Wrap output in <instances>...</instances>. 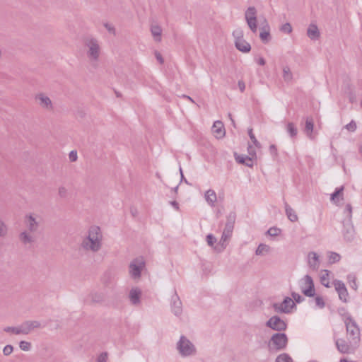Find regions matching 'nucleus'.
<instances>
[{
    "mask_svg": "<svg viewBox=\"0 0 362 362\" xmlns=\"http://www.w3.org/2000/svg\"><path fill=\"white\" fill-rule=\"evenodd\" d=\"M347 334L350 336V343L358 346L360 341V330L356 322L350 319V322L346 323Z\"/></svg>",
    "mask_w": 362,
    "mask_h": 362,
    "instance_id": "6e6552de",
    "label": "nucleus"
},
{
    "mask_svg": "<svg viewBox=\"0 0 362 362\" xmlns=\"http://www.w3.org/2000/svg\"><path fill=\"white\" fill-rule=\"evenodd\" d=\"M344 189V186H341L340 187L336 188L334 192L331 194V201L337 204L339 201L340 198L341 199H343Z\"/></svg>",
    "mask_w": 362,
    "mask_h": 362,
    "instance_id": "cd10ccee",
    "label": "nucleus"
},
{
    "mask_svg": "<svg viewBox=\"0 0 362 362\" xmlns=\"http://www.w3.org/2000/svg\"><path fill=\"white\" fill-rule=\"evenodd\" d=\"M23 334H28L35 329L42 327L41 323L37 320H27L21 324Z\"/></svg>",
    "mask_w": 362,
    "mask_h": 362,
    "instance_id": "dca6fc26",
    "label": "nucleus"
},
{
    "mask_svg": "<svg viewBox=\"0 0 362 362\" xmlns=\"http://www.w3.org/2000/svg\"><path fill=\"white\" fill-rule=\"evenodd\" d=\"M170 203L176 210L179 209V204L176 201H172Z\"/></svg>",
    "mask_w": 362,
    "mask_h": 362,
    "instance_id": "0e129e2a",
    "label": "nucleus"
},
{
    "mask_svg": "<svg viewBox=\"0 0 362 362\" xmlns=\"http://www.w3.org/2000/svg\"><path fill=\"white\" fill-rule=\"evenodd\" d=\"M8 233V228L6 223L0 219V237H4Z\"/></svg>",
    "mask_w": 362,
    "mask_h": 362,
    "instance_id": "58836bf2",
    "label": "nucleus"
},
{
    "mask_svg": "<svg viewBox=\"0 0 362 362\" xmlns=\"http://www.w3.org/2000/svg\"><path fill=\"white\" fill-rule=\"evenodd\" d=\"M235 46L239 51L244 53L249 52L251 49L250 45L244 39L241 40L235 41Z\"/></svg>",
    "mask_w": 362,
    "mask_h": 362,
    "instance_id": "bb28decb",
    "label": "nucleus"
},
{
    "mask_svg": "<svg viewBox=\"0 0 362 362\" xmlns=\"http://www.w3.org/2000/svg\"><path fill=\"white\" fill-rule=\"evenodd\" d=\"M291 296L293 298L294 301L297 303H300L304 300V298L296 292H292Z\"/></svg>",
    "mask_w": 362,
    "mask_h": 362,
    "instance_id": "de8ad7c7",
    "label": "nucleus"
},
{
    "mask_svg": "<svg viewBox=\"0 0 362 362\" xmlns=\"http://www.w3.org/2000/svg\"><path fill=\"white\" fill-rule=\"evenodd\" d=\"M285 210L288 218L291 222H296L298 221V217L296 211L286 202H285Z\"/></svg>",
    "mask_w": 362,
    "mask_h": 362,
    "instance_id": "c85d7f7f",
    "label": "nucleus"
},
{
    "mask_svg": "<svg viewBox=\"0 0 362 362\" xmlns=\"http://www.w3.org/2000/svg\"><path fill=\"white\" fill-rule=\"evenodd\" d=\"M345 211L348 213V220L351 221V213H352V206L350 204H347L345 207Z\"/></svg>",
    "mask_w": 362,
    "mask_h": 362,
    "instance_id": "5fc2aeb1",
    "label": "nucleus"
},
{
    "mask_svg": "<svg viewBox=\"0 0 362 362\" xmlns=\"http://www.w3.org/2000/svg\"><path fill=\"white\" fill-rule=\"evenodd\" d=\"M283 77L286 81H289L292 79V74L288 66H285L283 69Z\"/></svg>",
    "mask_w": 362,
    "mask_h": 362,
    "instance_id": "c9c22d12",
    "label": "nucleus"
},
{
    "mask_svg": "<svg viewBox=\"0 0 362 362\" xmlns=\"http://www.w3.org/2000/svg\"><path fill=\"white\" fill-rule=\"evenodd\" d=\"M19 347L21 350L28 351L31 348V344L25 341H21L19 343Z\"/></svg>",
    "mask_w": 362,
    "mask_h": 362,
    "instance_id": "37998d69",
    "label": "nucleus"
},
{
    "mask_svg": "<svg viewBox=\"0 0 362 362\" xmlns=\"http://www.w3.org/2000/svg\"><path fill=\"white\" fill-rule=\"evenodd\" d=\"M329 260L332 262H337L340 260V255L336 252H332L329 256Z\"/></svg>",
    "mask_w": 362,
    "mask_h": 362,
    "instance_id": "3c124183",
    "label": "nucleus"
},
{
    "mask_svg": "<svg viewBox=\"0 0 362 362\" xmlns=\"http://www.w3.org/2000/svg\"><path fill=\"white\" fill-rule=\"evenodd\" d=\"M170 305L172 312L174 313L175 315L180 316L182 314V302L178 295L177 294L176 291L175 292V294L172 296Z\"/></svg>",
    "mask_w": 362,
    "mask_h": 362,
    "instance_id": "f3484780",
    "label": "nucleus"
},
{
    "mask_svg": "<svg viewBox=\"0 0 362 362\" xmlns=\"http://www.w3.org/2000/svg\"><path fill=\"white\" fill-rule=\"evenodd\" d=\"M83 45L86 49V54L92 66L97 67V62L100 54V46L98 40L91 36L86 37L83 39Z\"/></svg>",
    "mask_w": 362,
    "mask_h": 362,
    "instance_id": "7ed1b4c3",
    "label": "nucleus"
},
{
    "mask_svg": "<svg viewBox=\"0 0 362 362\" xmlns=\"http://www.w3.org/2000/svg\"><path fill=\"white\" fill-rule=\"evenodd\" d=\"M275 362H293V361L287 354H282L276 358Z\"/></svg>",
    "mask_w": 362,
    "mask_h": 362,
    "instance_id": "e433bc0d",
    "label": "nucleus"
},
{
    "mask_svg": "<svg viewBox=\"0 0 362 362\" xmlns=\"http://www.w3.org/2000/svg\"><path fill=\"white\" fill-rule=\"evenodd\" d=\"M151 33L154 37V40L157 42H160L161 40V33L162 29L159 25H152L151 28Z\"/></svg>",
    "mask_w": 362,
    "mask_h": 362,
    "instance_id": "7c9ffc66",
    "label": "nucleus"
},
{
    "mask_svg": "<svg viewBox=\"0 0 362 362\" xmlns=\"http://www.w3.org/2000/svg\"><path fill=\"white\" fill-rule=\"evenodd\" d=\"M145 267V262L142 258L134 259L129 265V273L134 279L141 277V271Z\"/></svg>",
    "mask_w": 362,
    "mask_h": 362,
    "instance_id": "423d86ee",
    "label": "nucleus"
},
{
    "mask_svg": "<svg viewBox=\"0 0 362 362\" xmlns=\"http://www.w3.org/2000/svg\"><path fill=\"white\" fill-rule=\"evenodd\" d=\"M333 285L339 295V299L343 302L346 303L349 293L344 282L336 279L333 281Z\"/></svg>",
    "mask_w": 362,
    "mask_h": 362,
    "instance_id": "2eb2a0df",
    "label": "nucleus"
},
{
    "mask_svg": "<svg viewBox=\"0 0 362 362\" xmlns=\"http://www.w3.org/2000/svg\"><path fill=\"white\" fill-rule=\"evenodd\" d=\"M13 347L12 345H6L3 349V354L5 356H9L13 352Z\"/></svg>",
    "mask_w": 362,
    "mask_h": 362,
    "instance_id": "8fccbe9b",
    "label": "nucleus"
},
{
    "mask_svg": "<svg viewBox=\"0 0 362 362\" xmlns=\"http://www.w3.org/2000/svg\"><path fill=\"white\" fill-rule=\"evenodd\" d=\"M307 35L312 40H318L320 36V33L317 26L315 24L311 23L307 30Z\"/></svg>",
    "mask_w": 362,
    "mask_h": 362,
    "instance_id": "b1692460",
    "label": "nucleus"
},
{
    "mask_svg": "<svg viewBox=\"0 0 362 362\" xmlns=\"http://www.w3.org/2000/svg\"><path fill=\"white\" fill-rule=\"evenodd\" d=\"M248 152L252 158L256 157V152L252 146H248Z\"/></svg>",
    "mask_w": 362,
    "mask_h": 362,
    "instance_id": "13d9d810",
    "label": "nucleus"
},
{
    "mask_svg": "<svg viewBox=\"0 0 362 362\" xmlns=\"http://www.w3.org/2000/svg\"><path fill=\"white\" fill-rule=\"evenodd\" d=\"M236 218V214L235 212H230L227 216V221L225 226V228L223 231L222 236L221 238V242L222 243V245H224V243L227 241V240L230 237L231 233L233 232L234 228V223Z\"/></svg>",
    "mask_w": 362,
    "mask_h": 362,
    "instance_id": "0eeeda50",
    "label": "nucleus"
},
{
    "mask_svg": "<svg viewBox=\"0 0 362 362\" xmlns=\"http://www.w3.org/2000/svg\"><path fill=\"white\" fill-rule=\"evenodd\" d=\"M304 132L311 140H314L316 137V134L314 132V122L311 117L306 118Z\"/></svg>",
    "mask_w": 362,
    "mask_h": 362,
    "instance_id": "6ab92c4d",
    "label": "nucleus"
},
{
    "mask_svg": "<svg viewBox=\"0 0 362 362\" xmlns=\"http://www.w3.org/2000/svg\"><path fill=\"white\" fill-rule=\"evenodd\" d=\"M235 158L236 161L238 163L245 165L247 167L253 166L252 158L250 156H244L243 155H238L236 153H235Z\"/></svg>",
    "mask_w": 362,
    "mask_h": 362,
    "instance_id": "a878e982",
    "label": "nucleus"
},
{
    "mask_svg": "<svg viewBox=\"0 0 362 362\" xmlns=\"http://www.w3.org/2000/svg\"><path fill=\"white\" fill-rule=\"evenodd\" d=\"M216 138H222L225 135V129L222 122L216 121L212 127Z\"/></svg>",
    "mask_w": 362,
    "mask_h": 362,
    "instance_id": "393cba45",
    "label": "nucleus"
},
{
    "mask_svg": "<svg viewBox=\"0 0 362 362\" xmlns=\"http://www.w3.org/2000/svg\"><path fill=\"white\" fill-rule=\"evenodd\" d=\"M288 344V337L284 333H275L274 334L269 341V347L270 350L276 351L284 350Z\"/></svg>",
    "mask_w": 362,
    "mask_h": 362,
    "instance_id": "20e7f679",
    "label": "nucleus"
},
{
    "mask_svg": "<svg viewBox=\"0 0 362 362\" xmlns=\"http://www.w3.org/2000/svg\"><path fill=\"white\" fill-rule=\"evenodd\" d=\"M205 199L210 206H214L217 199L216 192L212 189L207 190L205 193Z\"/></svg>",
    "mask_w": 362,
    "mask_h": 362,
    "instance_id": "c756f323",
    "label": "nucleus"
},
{
    "mask_svg": "<svg viewBox=\"0 0 362 362\" xmlns=\"http://www.w3.org/2000/svg\"><path fill=\"white\" fill-rule=\"evenodd\" d=\"M177 189H178V186H176L175 188H173V191L175 192H177Z\"/></svg>",
    "mask_w": 362,
    "mask_h": 362,
    "instance_id": "774afa93",
    "label": "nucleus"
},
{
    "mask_svg": "<svg viewBox=\"0 0 362 362\" xmlns=\"http://www.w3.org/2000/svg\"><path fill=\"white\" fill-rule=\"evenodd\" d=\"M265 325L267 327L278 332L285 331L287 328L286 323L278 315L270 317Z\"/></svg>",
    "mask_w": 362,
    "mask_h": 362,
    "instance_id": "9b49d317",
    "label": "nucleus"
},
{
    "mask_svg": "<svg viewBox=\"0 0 362 362\" xmlns=\"http://www.w3.org/2000/svg\"><path fill=\"white\" fill-rule=\"evenodd\" d=\"M228 117H230V120H231V122L233 124V126H235V121L234 119L232 118V115L230 113L228 114Z\"/></svg>",
    "mask_w": 362,
    "mask_h": 362,
    "instance_id": "338daca9",
    "label": "nucleus"
},
{
    "mask_svg": "<svg viewBox=\"0 0 362 362\" xmlns=\"http://www.w3.org/2000/svg\"><path fill=\"white\" fill-rule=\"evenodd\" d=\"M337 350L341 354H351L354 353L357 346L354 345L352 343L348 344L344 339H338L335 341Z\"/></svg>",
    "mask_w": 362,
    "mask_h": 362,
    "instance_id": "ddd939ff",
    "label": "nucleus"
},
{
    "mask_svg": "<svg viewBox=\"0 0 362 362\" xmlns=\"http://www.w3.org/2000/svg\"><path fill=\"white\" fill-rule=\"evenodd\" d=\"M141 291L138 288H133L129 292V299L132 305H136L140 303Z\"/></svg>",
    "mask_w": 362,
    "mask_h": 362,
    "instance_id": "4be33fe9",
    "label": "nucleus"
},
{
    "mask_svg": "<svg viewBox=\"0 0 362 362\" xmlns=\"http://www.w3.org/2000/svg\"><path fill=\"white\" fill-rule=\"evenodd\" d=\"M240 90L243 93L245 89V84L243 81H238V83Z\"/></svg>",
    "mask_w": 362,
    "mask_h": 362,
    "instance_id": "bf43d9fd",
    "label": "nucleus"
},
{
    "mask_svg": "<svg viewBox=\"0 0 362 362\" xmlns=\"http://www.w3.org/2000/svg\"><path fill=\"white\" fill-rule=\"evenodd\" d=\"M180 175H181V181H184L185 183H187V185H189L188 181L185 179V177H184V175H183V173H182V170L181 168H180Z\"/></svg>",
    "mask_w": 362,
    "mask_h": 362,
    "instance_id": "e2e57ef3",
    "label": "nucleus"
},
{
    "mask_svg": "<svg viewBox=\"0 0 362 362\" xmlns=\"http://www.w3.org/2000/svg\"><path fill=\"white\" fill-rule=\"evenodd\" d=\"M316 305L320 308H323L325 306V303L321 296H316L315 298Z\"/></svg>",
    "mask_w": 362,
    "mask_h": 362,
    "instance_id": "c03bdc74",
    "label": "nucleus"
},
{
    "mask_svg": "<svg viewBox=\"0 0 362 362\" xmlns=\"http://www.w3.org/2000/svg\"><path fill=\"white\" fill-rule=\"evenodd\" d=\"M281 30L285 33L289 34L292 31V27L289 23H286L281 25Z\"/></svg>",
    "mask_w": 362,
    "mask_h": 362,
    "instance_id": "a18cd8bd",
    "label": "nucleus"
},
{
    "mask_svg": "<svg viewBox=\"0 0 362 362\" xmlns=\"http://www.w3.org/2000/svg\"><path fill=\"white\" fill-rule=\"evenodd\" d=\"M302 293L308 297H313L315 294L314 281L310 275H305L300 285Z\"/></svg>",
    "mask_w": 362,
    "mask_h": 362,
    "instance_id": "1a4fd4ad",
    "label": "nucleus"
},
{
    "mask_svg": "<svg viewBox=\"0 0 362 362\" xmlns=\"http://www.w3.org/2000/svg\"><path fill=\"white\" fill-rule=\"evenodd\" d=\"M269 151H270L271 154H272L274 156H276L277 155V148H276V146L274 144H272L269 146Z\"/></svg>",
    "mask_w": 362,
    "mask_h": 362,
    "instance_id": "4d7b16f0",
    "label": "nucleus"
},
{
    "mask_svg": "<svg viewBox=\"0 0 362 362\" xmlns=\"http://www.w3.org/2000/svg\"><path fill=\"white\" fill-rule=\"evenodd\" d=\"M69 158L70 161L75 162L76 161L78 156H77V152L76 151H71L69 153Z\"/></svg>",
    "mask_w": 362,
    "mask_h": 362,
    "instance_id": "864d4df0",
    "label": "nucleus"
},
{
    "mask_svg": "<svg viewBox=\"0 0 362 362\" xmlns=\"http://www.w3.org/2000/svg\"><path fill=\"white\" fill-rule=\"evenodd\" d=\"M58 194L60 197H62V198L66 197V194H67V190L64 187L62 186L58 189Z\"/></svg>",
    "mask_w": 362,
    "mask_h": 362,
    "instance_id": "603ef678",
    "label": "nucleus"
},
{
    "mask_svg": "<svg viewBox=\"0 0 362 362\" xmlns=\"http://www.w3.org/2000/svg\"><path fill=\"white\" fill-rule=\"evenodd\" d=\"M256 8L254 6L249 7L245 11V20L252 33H255L257 30Z\"/></svg>",
    "mask_w": 362,
    "mask_h": 362,
    "instance_id": "f8f14e48",
    "label": "nucleus"
},
{
    "mask_svg": "<svg viewBox=\"0 0 362 362\" xmlns=\"http://www.w3.org/2000/svg\"><path fill=\"white\" fill-rule=\"evenodd\" d=\"M257 62L260 66H264L266 64V61H265V59L263 57H259L257 59Z\"/></svg>",
    "mask_w": 362,
    "mask_h": 362,
    "instance_id": "680f3d73",
    "label": "nucleus"
},
{
    "mask_svg": "<svg viewBox=\"0 0 362 362\" xmlns=\"http://www.w3.org/2000/svg\"><path fill=\"white\" fill-rule=\"evenodd\" d=\"M25 223L28 230H24L19 234V240L23 245L32 244L35 242V237L30 233H35L37 231L40 223L36 218L32 215H26L25 217Z\"/></svg>",
    "mask_w": 362,
    "mask_h": 362,
    "instance_id": "f03ea898",
    "label": "nucleus"
},
{
    "mask_svg": "<svg viewBox=\"0 0 362 362\" xmlns=\"http://www.w3.org/2000/svg\"><path fill=\"white\" fill-rule=\"evenodd\" d=\"M248 135L251 139V141H252V143L255 144V146L257 148H260L261 147V144L257 140L255 136L254 135L253 132H252V129H250L248 130Z\"/></svg>",
    "mask_w": 362,
    "mask_h": 362,
    "instance_id": "ea45409f",
    "label": "nucleus"
},
{
    "mask_svg": "<svg viewBox=\"0 0 362 362\" xmlns=\"http://www.w3.org/2000/svg\"><path fill=\"white\" fill-rule=\"evenodd\" d=\"M349 132H354L356 130L357 125L354 120H351L344 127Z\"/></svg>",
    "mask_w": 362,
    "mask_h": 362,
    "instance_id": "79ce46f5",
    "label": "nucleus"
},
{
    "mask_svg": "<svg viewBox=\"0 0 362 362\" xmlns=\"http://www.w3.org/2000/svg\"><path fill=\"white\" fill-rule=\"evenodd\" d=\"M104 26L108 30L109 33H112L114 35L115 34V29L112 25L109 24L108 23H104Z\"/></svg>",
    "mask_w": 362,
    "mask_h": 362,
    "instance_id": "6e6d98bb",
    "label": "nucleus"
},
{
    "mask_svg": "<svg viewBox=\"0 0 362 362\" xmlns=\"http://www.w3.org/2000/svg\"><path fill=\"white\" fill-rule=\"evenodd\" d=\"M206 242L209 246L213 247L216 243V238L212 234H209L206 235Z\"/></svg>",
    "mask_w": 362,
    "mask_h": 362,
    "instance_id": "49530a36",
    "label": "nucleus"
},
{
    "mask_svg": "<svg viewBox=\"0 0 362 362\" xmlns=\"http://www.w3.org/2000/svg\"><path fill=\"white\" fill-rule=\"evenodd\" d=\"M35 100L39 101V104L42 107L47 110L52 109V103L50 98L44 93L37 94L35 96Z\"/></svg>",
    "mask_w": 362,
    "mask_h": 362,
    "instance_id": "412c9836",
    "label": "nucleus"
},
{
    "mask_svg": "<svg viewBox=\"0 0 362 362\" xmlns=\"http://www.w3.org/2000/svg\"><path fill=\"white\" fill-rule=\"evenodd\" d=\"M155 56H156V58L157 59V60L160 63V64H163V57L161 55V54L158 52H155Z\"/></svg>",
    "mask_w": 362,
    "mask_h": 362,
    "instance_id": "052dcab7",
    "label": "nucleus"
},
{
    "mask_svg": "<svg viewBox=\"0 0 362 362\" xmlns=\"http://www.w3.org/2000/svg\"><path fill=\"white\" fill-rule=\"evenodd\" d=\"M107 353L103 352L97 358L96 362H107Z\"/></svg>",
    "mask_w": 362,
    "mask_h": 362,
    "instance_id": "09e8293b",
    "label": "nucleus"
},
{
    "mask_svg": "<svg viewBox=\"0 0 362 362\" xmlns=\"http://www.w3.org/2000/svg\"><path fill=\"white\" fill-rule=\"evenodd\" d=\"M102 239L100 228L98 226H92L88 229V235L83 239L81 247L86 251L97 252L102 247Z\"/></svg>",
    "mask_w": 362,
    "mask_h": 362,
    "instance_id": "f257e3e1",
    "label": "nucleus"
},
{
    "mask_svg": "<svg viewBox=\"0 0 362 362\" xmlns=\"http://www.w3.org/2000/svg\"><path fill=\"white\" fill-rule=\"evenodd\" d=\"M269 250V246L265 245V244H259L257 247L255 254L257 255H262L264 252H267Z\"/></svg>",
    "mask_w": 362,
    "mask_h": 362,
    "instance_id": "f704fd0d",
    "label": "nucleus"
},
{
    "mask_svg": "<svg viewBox=\"0 0 362 362\" xmlns=\"http://www.w3.org/2000/svg\"><path fill=\"white\" fill-rule=\"evenodd\" d=\"M344 229L342 230L344 238L347 242H351L354 239L355 230L350 220L343 221Z\"/></svg>",
    "mask_w": 362,
    "mask_h": 362,
    "instance_id": "4468645a",
    "label": "nucleus"
},
{
    "mask_svg": "<svg viewBox=\"0 0 362 362\" xmlns=\"http://www.w3.org/2000/svg\"><path fill=\"white\" fill-rule=\"evenodd\" d=\"M233 36L235 41L241 40L243 39V31L240 28H238L233 32Z\"/></svg>",
    "mask_w": 362,
    "mask_h": 362,
    "instance_id": "4c0bfd02",
    "label": "nucleus"
},
{
    "mask_svg": "<svg viewBox=\"0 0 362 362\" xmlns=\"http://www.w3.org/2000/svg\"><path fill=\"white\" fill-rule=\"evenodd\" d=\"M105 300V295L102 292L93 291L88 296L86 302L89 303H101Z\"/></svg>",
    "mask_w": 362,
    "mask_h": 362,
    "instance_id": "aec40b11",
    "label": "nucleus"
},
{
    "mask_svg": "<svg viewBox=\"0 0 362 362\" xmlns=\"http://www.w3.org/2000/svg\"><path fill=\"white\" fill-rule=\"evenodd\" d=\"M308 265L313 269L317 270L320 265L319 257L315 252H310L308 253Z\"/></svg>",
    "mask_w": 362,
    "mask_h": 362,
    "instance_id": "5701e85b",
    "label": "nucleus"
},
{
    "mask_svg": "<svg viewBox=\"0 0 362 362\" xmlns=\"http://www.w3.org/2000/svg\"><path fill=\"white\" fill-rule=\"evenodd\" d=\"M325 274H322L320 276V282L321 284L327 288H329V272L328 270H324Z\"/></svg>",
    "mask_w": 362,
    "mask_h": 362,
    "instance_id": "72a5a7b5",
    "label": "nucleus"
},
{
    "mask_svg": "<svg viewBox=\"0 0 362 362\" xmlns=\"http://www.w3.org/2000/svg\"><path fill=\"white\" fill-rule=\"evenodd\" d=\"M280 233L281 230L276 227H272L267 231V234L272 237L277 236Z\"/></svg>",
    "mask_w": 362,
    "mask_h": 362,
    "instance_id": "a19ab883",
    "label": "nucleus"
},
{
    "mask_svg": "<svg viewBox=\"0 0 362 362\" xmlns=\"http://www.w3.org/2000/svg\"><path fill=\"white\" fill-rule=\"evenodd\" d=\"M177 349L183 357L195 354L196 348L194 344L185 336H181L177 343Z\"/></svg>",
    "mask_w": 362,
    "mask_h": 362,
    "instance_id": "39448f33",
    "label": "nucleus"
},
{
    "mask_svg": "<svg viewBox=\"0 0 362 362\" xmlns=\"http://www.w3.org/2000/svg\"><path fill=\"white\" fill-rule=\"evenodd\" d=\"M286 131L291 137H295L298 134V129L293 122L287 124Z\"/></svg>",
    "mask_w": 362,
    "mask_h": 362,
    "instance_id": "2f4dec72",
    "label": "nucleus"
},
{
    "mask_svg": "<svg viewBox=\"0 0 362 362\" xmlns=\"http://www.w3.org/2000/svg\"><path fill=\"white\" fill-rule=\"evenodd\" d=\"M4 330L6 332H12L15 334H23L21 325L19 327H6Z\"/></svg>",
    "mask_w": 362,
    "mask_h": 362,
    "instance_id": "473e14b6",
    "label": "nucleus"
},
{
    "mask_svg": "<svg viewBox=\"0 0 362 362\" xmlns=\"http://www.w3.org/2000/svg\"><path fill=\"white\" fill-rule=\"evenodd\" d=\"M259 30V37L261 40L264 43L268 42L271 39L270 27L266 19H264V21L263 23H262Z\"/></svg>",
    "mask_w": 362,
    "mask_h": 362,
    "instance_id": "a211bd4d",
    "label": "nucleus"
},
{
    "mask_svg": "<svg viewBox=\"0 0 362 362\" xmlns=\"http://www.w3.org/2000/svg\"><path fill=\"white\" fill-rule=\"evenodd\" d=\"M294 307L296 303L290 297H286L281 303L273 304V308L277 313H290Z\"/></svg>",
    "mask_w": 362,
    "mask_h": 362,
    "instance_id": "9d476101",
    "label": "nucleus"
},
{
    "mask_svg": "<svg viewBox=\"0 0 362 362\" xmlns=\"http://www.w3.org/2000/svg\"><path fill=\"white\" fill-rule=\"evenodd\" d=\"M182 97H183V98H187V100H190V101H191V102H192V103H194V100H193V99H192L191 97L188 96V95H183V96H182Z\"/></svg>",
    "mask_w": 362,
    "mask_h": 362,
    "instance_id": "69168bd1",
    "label": "nucleus"
}]
</instances>
